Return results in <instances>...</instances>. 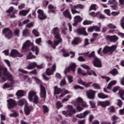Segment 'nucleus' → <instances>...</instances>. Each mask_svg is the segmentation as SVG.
Listing matches in <instances>:
<instances>
[{
	"instance_id": "obj_17",
	"label": "nucleus",
	"mask_w": 124,
	"mask_h": 124,
	"mask_svg": "<svg viewBox=\"0 0 124 124\" xmlns=\"http://www.w3.org/2000/svg\"><path fill=\"white\" fill-rule=\"evenodd\" d=\"M93 64L95 67H101V62L97 57H94Z\"/></svg>"
},
{
	"instance_id": "obj_5",
	"label": "nucleus",
	"mask_w": 124,
	"mask_h": 124,
	"mask_svg": "<svg viewBox=\"0 0 124 124\" xmlns=\"http://www.w3.org/2000/svg\"><path fill=\"white\" fill-rule=\"evenodd\" d=\"M28 99L33 103H38V96L36 95V92L33 91H30L28 93Z\"/></svg>"
},
{
	"instance_id": "obj_19",
	"label": "nucleus",
	"mask_w": 124,
	"mask_h": 124,
	"mask_svg": "<svg viewBox=\"0 0 124 124\" xmlns=\"http://www.w3.org/2000/svg\"><path fill=\"white\" fill-rule=\"evenodd\" d=\"M8 102V108L9 109H11V108H13L15 105H16V102L14 101V100L12 99H9L7 100Z\"/></svg>"
},
{
	"instance_id": "obj_63",
	"label": "nucleus",
	"mask_w": 124,
	"mask_h": 124,
	"mask_svg": "<svg viewBox=\"0 0 124 124\" xmlns=\"http://www.w3.org/2000/svg\"><path fill=\"white\" fill-rule=\"evenodd\" d=\"M74 89L75 90H77L78 89H79V90H84V88L82 86H80L79 85H76L74 87Z\"/></svg>"
},
{
	"instance_id": "obj_20",
	"label": "nucleus",
	"mask_w": 124,
	"mask_h": 124,
	"mask_svg": "<svg viewBox=\"0 0 124 124\" xmlns=\"http://www.w3.org/2000/svg\"><path fill=\"white\" fill-rule=\"evenodd\" d=\"M36 62H30L28 64V66L25 68L31 70V69H33V68H35V67H36Z\"/></svg>"
},
{
	"instance_id": "obj_55",
	"label": "nucleus",
	"mask_w": 124,
	"mask_h": 124,
	"mask_svg": "<svg viewBox=\"0 0 124 124\" xmlns=\"http://www.w3.org/2000/svg\"><path fill=\"white\" fill-rule=\"evenodd\" d=\"M120 25H121L122 29H123V30H124V16L123 17L121 20Z\"/></svg>"
},
{
	"instance_id": "obj_29",
	"label": "nucleus",
	"mask_w": 124,
	"mask_h": 124,
	"mask_svg": "<svg viewBox=\"0 0 124 124\" xmlns=\"http://www.w3.org/2000/svg\"><path fill=\"white\" fill-rule=\"evenodd\" d=\"M55 7L52 4H49L48 6V13H55V10H54Z\"/></svg>"
},
{
	"instance_id": "obj_3",
	"label": "nucleus",
	"mask_w": 124,
	"mask_h": 124,
	"mask_svg": "<svg viewBox=\"0 0 124 124\" xmlns=\"http://www.w3.org/2000/svg\"><path fill=\"white\" fill-rule=\"evenodd\" d=\"M32 78L35 80L37 84H40V96L42 98H45L46 97V89L42 84H41V80H40L38 78L35 77H32Z\"/></svg>"
},
{
	"instance_id": "obj_46",
	"label": "nucleus",
	"mask_w": 124,
	"mask_h": 124,
	"mask_svg": "<svg viewBox=\"0 0 124 124\" xmlns=\"http://www.w3.org/2000/svg\"><path fill=\"white\" fill-rule=\"evenodd\" d=\"M14 35L17 36V37H19V35L20 34V30L19 29H16L14 32Z\"/></svg>"
},
{
	"instance_id": "obj_56",
	"label": "nucleus",
	"mask_w": 124,
	"mask_h": 124,
	"mask_svg": "<svg viewBox=\"0 0 124 124\" xmlns=\"http://www.w3.org/2000/svg\"><path fill=\"white\" fill-rule=\"evenodd\" d=\"M76 117H77V118H79V119H83V118H85L83 113L77 114Z\"/></svg>"
},
{
	"instance_id": "obj_40",
	"label": "nucleus",
	"mask_w": 124,
	"mask_h": 124,
	"mask_svg": "<svg viewBox=\"0 0 124 124\" xmlns=\"http://www.w3.org/2000/svg\"><path fill=\"white\" fill-rule=\"evenodd\" d=\"M70 97H71V96H70V95H68L67 96H66L62 100V103H64V102H66V101H68Z\"/></svg>"
},
{
	"instance_id": "obj_16",
	"label": "nucleus",
	"mask_w": 124,
	"mask_h": 124,
	"mask_svg": "<svg viewBox=\"0 0 124 124\" xmlns=\"http://www.w3.org/2000/svg\"><path fill=\"white\" fill-rule=\"evenodd\" d=\"M109 4H113L110 6L113 10H116L118 8V2L116 0H109L108 1Z\"/></svg>"
},
{
	"instance_id": "obj_47",
	"label": "nucleus",
	"mask_w": 124,
	"mask_h": 124,
	"mask_svg": "<svg viewBox=\"0 0 124 124\" xmlns=\"http://www.w3.org/2000/svg\"><path fill=\"white\" fill-rule=\"evenodd\" d=\"M91 10H96V4H93L91 5L89 11H91Z\"/></svg>"
},
{
	"instance_id": "obj_36",
	"label": "nucleus",
	"mask_w": 124,
	"mask_h": 124,
	"mask_svg": "<svg viewBox=\"0 0 124 124\" xmlns=\"http://www.w3.org/2000/svg\"><path fill=\"white\" fill-rule=\"evenodd\" d=\"M35 58H36V57L32 55L31 52H30L27 56V60H31L32 59H35Z\"/></svg>"
},
{
	"instance_id": "obj_43",
	"label": "nucleus",
	"mask_w": 124,
	"mask_h": 124,
	"mask_svg": "<svg viewBox=\"0 0 124 124\" xmlns=\"http://www.w3.org/2000/svg\"><path fill=\"white\" fill-rule=\"evenodd\" d=\"M32 33L35 35V36H36L37 37H38V36H39V33L38 32V31H37V30L35 29H33L32 31Z\"/></svg>"
},
{
	"instance_id": "obj_26",
	"label": "nucleus",
	"mask_w": 124,
	"mask_h": 124,
	"mask_svg": "<svg viewBox=\"0 0 124 124\" xmlns=\"http://www.w3.org/2000/svg\"><path fill=\"white\" fill-rule=\"evenodd\" d=\"M99 105H101L102 107H107V106L111 105V103H110V101H106L103 102H100Z\"/></svg>"
},
{
	"instance_id": "obj_1",
	"label": "nucleus",
	"mask_w": 124,
	"mask_h": 124,
	"mask_svg": "<svg viewBox=\"0 0 124 124\" xmlns=\"http://www.w3.org/2000/svg\"><path fill=\"white\" fill-rule=\"evenodd\" d=\"M60 31V29L58 27H54L51 31V33L54 35V45L52 44V41L50 40H48L47 43L50 44L53 49H56V46L62 42Z\"/></svg>"
},
{
	"instance_id": "obj_6",
	"label": "nucleus",
	"mask_w": 124,
	"mask_h": 124,
	"mask_svg": "<svg viewBox=\"0 0 124 124\" xmlns=\"http://www.w3.org/2000/svg\"><path fill=\"white\" fill-rule=\"evenodd\" d=\"M117 47H118L117 45H113L111 46H106L103 49L102 53L104 55H105V54H107V53L113 54V52H114V51H115L116 49H117Z\"/></svg>"
},
{
	"instance_id": "obj_2",
	"label": "nucleus",
	"mask_w": 124,
	"mask_h": 124,
	"mask_svg": "<svg viewBox=\"0 0 124 124\" xmlns=\"http://www.w3.org/2000/svg\"><path fill=\"white\" fill-rule=\"evenodd\" d=\"M2 71L3 76L7 77L11 82H13V78L12 77V75L10 73L8 72L7 68H2L1 66L0 65V81L1 83L5 82L6 81V78L2 77Z\"/></svg>"
},
{
	"instance_id": "obj_31",
	"label": "nucleus",
	"mask_w": 124,
	"mask_h": 124,
	"mask_svg": "<svg viewBox=\"0 0 124 124\" xmlns=\"http://www.w3.org/2000/svg\"><path fill=\"white\" fill-rule=\"evenodd\" d=\"M115 84H117V81L113 80L110 81L107 86V89L108 90H111V88H112V86H114Z\"/></svg>"
},
{
	"instance_id": "obj_27",
	"label": "nucleus",
	"mask_w": 124,
	"mask_h": 124,
	"mask_svg": "<svg viewBox=\"0 0 124 124\" xmlns=\"http://www.w3.org/2000/svg\"><path fill=\"white\" fill-rule=\"evenodd\" d=\"M16 95L18 97V98H20V97H22L24 96V91L18 90L16 92Z\"/></svg>"
},
{
	"instance_id": "obj_41",
	"label": "nucleus",
	"mask_w": 124,
	"mask_h": 124,
	"mask_svg": "<svg viewBox=\"0 0 124 124\" xmlns=\"http://www.w3.org/2000/svg\"><path fill=\"white\" fill-rule=\"evenodd\" d=\"M119 93L121 98H122L123 100H124V98L123 97V96H124V90L122 89L120 90Z\"/></svg>"
},
{
	"instance_id": "obj_34",
	"label": "nucleus",
	"mask_w": 124,
	"mask_h": 124,
	"mask_svg": "<svg viewBox=\"0 0 124 124\" xmlns=\"http://www.w3.org/2000/svg\"><path fill=\"white\" fill-rule=\"evenodd\" d=\"M29 12H30V11L23 10L19 11V14L21 16H26L27 14H28V13H29Z\"/></svg>"
},
{
	"instance_id": "obj_24",
	"label": "nucleus",
	"mask_w": 124,
	"mask_h": 124,
	"mask_svg": "<svg viewBox=\"0 0 124 124\" xmlns=\"http://www.w3.org/2000/svg\"><path fill=\"white\" fill-rule=\"evenodd\" d=\"M63 15L64 16V17L70 19V20H71L72 18L71 17V15L70 14V12H69V11H68V10H66L63 12Z\"/></svg>"
},
{
	"instance_id": "obj_25",
	"label": "nucleus",
	"mask_w": 124,
	"mask_h": 124,
	"mask_svg": "<svg viewBox=\"0 0 124 124\" xmlns=\"http://www.w3.org/2000/svg\"><path fill=\"white\" fill-rule=\"evenodd\" d=\"M32 109V107L31 106H25L24 108V112L26 114L29 115L31 110Z\"/></svg>"
},
{
	"instance_id": "obj_48",
	"label": "nucleus",
	"mask_w": 124,
	"mask_h": 124,
	"mask_svg": "<svg viewBox=\"0 0 124 124\" xmlns=\"http://www.w3.org/2000/svg\"><path fill=\"white\" fill-rule=\"evenodd\" d=\"M107 27H108L109 29H117V27H116V25L112 23H109L108 24Z\"/></svg>"
},
{
	"instance_id": "obj_14",
	"label": "nucleus",
	"mask_w": 124,
	"mask_h": 124,
	"mask_svg": "<svg viewBox=\"0 0 124 124\" xmlns=\"http://www.w3.org/2000/svg\"><path fill=\"white\" fill-rule=\"evenodd\" d=\"M74 32H76L78 34H82L83 35H88V33L86 31V28L81 27L74 31Z\"/></svg>"
},
{
	"instance_id": "obj_64",
	"label": "nucleus",
	"mask_w": 124,
	"mask_h": 124,
	"mask_svg": "<svg viewBox=\"0 0 124 124\" xmlns=\"http://www.w3.org/2000/svg\"><path fill=\"white\" fill-rule=\"evenodd\" d=\"M10 87H11L10 84H8V83H6L4 84L3 89H8V88H10Z\"/></svg>"
},
{
	"instance_id": "obj_21",
	"label": "nucleus",
	"mask_w": 124,
	"mask_h": 124,
	"mask_svg": "<svg viewBox=\"0 0 124 124\" xmlns=\"http://www.w3.org/2000/svg\"><path fill=\"white\" fill-rule=\"evenodd\" d=\"M31 46V42L29 40H27L25 43H24L22 46V50L24 51H27L29 47Z\"/></svg>"
},
{
	"instance_id": "obj_61",
	"label": "nucleus",
	"mask_w": 124,
	"mask_h": 124,
	"mask_svg": "<svg viewBox=\"0 0 124 124\" xmlns=\"http://www.w3.org/2000/svg\"><path fill=\"white\" fill-rule=\"evenodd\" d=\"M43 108L44 109V113H47V112H48L49 111V108L48 107L46 106H43Z\"/></svg>"
},
{
	"instance_id": "obj_45",
	"label": "nucleus",
	"mask_w": 124,
	"mask_h": 124,
	"mask_svg": "<svg viewBox=\"0 0 124 124\" xmlns=\"http://www.w3.org/2000/svg\"><path fill=\"white\" fill-rule=\"evenodd\" d=\"M78 74H81V75H83L84 76L87 75V73H83V70H82V69L80 68H79L78 69Z\"/></svg>"
},
{
	"instance_id": "obj_22",
	"label": "nucleus",
	"mask_w": 124,
	"mask_h": 124,
	"mask_svg": "<svg viewBox=\"0 0 124 124\" xmlns=\"http://www.w3.org/2000/svg\"><path fill=\"white\" fill-rule=\"evenodd\" d=\"M81 42H82L81 39L78 37H75L71 42V44L72 45H78V44L81 43Z\"/></svg>"
},
{
	"instance_id": "obj_59",
	"label": "nucleus",
	"mask_w": 124,
	"mask_h": 124,
	"mask_svg": "<svg viewBox=\"0 0 124 124\" xmlns=\"http://www.w3.org/2000/svg\"><path fill=\"white\" fill-rule=\"evenodd\" d=\"M101 78H102V79H106V82H108L109 81L111 80V78L109 77H106V76H101Z\"/></svg>"
},
{
	"instance_id": "obj_60",
	"label": "nucleus",
	"mask_w": 124,
	"mask_h": 124,
	"mask_svg": "<svg viewBox=\"0 0 124 124\" xmlns=\"http://www.w3.org/2000/svg\"><path fill=\"white\" fill-rule=\"evenodd\" d=\"M105 13L108 15V16H111V14L110 12H111V11H110L109 9H106L104 10Z\"/></svg>"
},
{
	"instance_id": "obj_32",
	"label": "nucleus",
	"mask_w": 124,
	"mask_h": 124,
	"mask_svg": "<svg viewBox=\"0 0 124 124\" xmlns=\"http://www.w3.org/2000/svg\"><path fill=\"white\" fill-rule=\"evenodd\" d=\"M108 73L111 74L112 76H116V75H118V74H119L118 70H117V69L116 68H114L111 71H110Z\"/></svg>"
},
{
	"instance_id": "obj_38",
	"label": "nucleus",
	"mask_w": 124,
	"mask_h": 124,
	"mask_svg": "<svg viewBox=\"0 0 124 124\" xmlns=\"http://www.w3.org/2000/svg\"><path fill=\"white\" fill-rule=\"evenodd\" d=\"M92 87L93 89H95L96 90H100V86L97 83H93Z\"/></svg>"
},
{
	"instance_id": "obj_28",
	"label": "nucleus",
	"mask_w": 124,
	"mask_h": 124,
	"mask_svg": "<svg viewBox=\"0 0 124 124\" xmlns=\"http://www.w3.org/2000/svg\"><path fill=\"white\" fill-rule=\"evenodd\" d=\"M54 89V94H60L61 93H62V90L58 88V86H55Z\"/></svg>"
},
{
	"instance_id": "obj_49",
	"label": "nucleus",
	"mask_w": 124,
	"mask_h": 124,
	"mask_svg": "<svg viewBox=\"0 0 124 124\" xmlns=\"http://www.w3.org/2000/svg\"><path fill=\"white\" fill-rule=\"evenodd\" d=\"M108 112L110 113H114L115 112V108L113 106H111L108 108Z\"/></svg>"
},
{
	"instance_id": "obj_9",
	"label": "nucleus",
	"mask_w": 124,
	"mask_h": 124,
	"mask_svg": "<svg viewBox=\"0 0 124 124\" xmlns=\"http://www.w3.org/2000/svg\"><path fill=\"white\" fill-rule=\"evenodd\" d=\"M96 91L92 89L89 90L86 92V95L89 99H94Z\"/></svg>"
},
{
	"instance_id": "obj_18",
	"label": "nucleus",
	"mask_w": 124,
	"mask_h": 124,
	"mask_svg": "<svg viewBox=\"0 0 124 124\" xmlns=\"http://www.w3.org/2000/svg\"><path fill=\"white\" fill-rule=\"evenodd\" d=\"M83 20V18L79 16H75L74 17V23H73V26H74V27H76L77 26V24L78 23H79V22H81V21Z\"/></svg>"
},
{
	"instance_id": "obj_33",
	"label": "nucleus",
	"mask_w": 124,
	"mask_h": 124,
	"mask_svg": "<svg viewBox=\"0 0 124 124\" xmlns=\"http://www.w3.org/2000/svg\"><path fill=\"white\" fill-rule=\"evenodd\" d=\"M31 50L32 52H35V55H38V53H39V48L38 47L36 46H33L31 47Z\"/></svg>"
},
{
	"instance_id": "obj_13",
	"label": "nucleus",
	"mask_w": 124,
	"mask_h": 124,
	"mask_svg": "<svg viewBox=\"0 0 124 124\" xmlns=\"http://www.w3.org/2000/svg\"><path fill=\"white\" fill-rule=\"evenodd\" d=\"M76 69V64L75 63H71L70 65L68 68L65 70V74H66L67 72H69L70 70H72L73 72H74Z\"/></svg>"
},
{
	"instance_id": "obj_4",
	"label": "nucleus",
	"mask_w": 124,
	"mask_h": 124,
	"mask_svg": "<svg viewBox=\"0 0 124 124\" xmlns=\"http://www.w3.org/2000/svg\"><path fill=\"white\" fill-rule=\"evenodd\" d=\"M76 112H77V111H76L75 108H73L72 106L68 105L67 111L63 110L62 114L66 117H72L74 114H76Z\"/></svg>"
},
{
	"instance_id": "obj_37",
	"label": "nucleus",
	"mask_w": 124,
	"mask_h": 124,
	"mask_svg": "<svg viewBox=\"0 0 124 124\" xmlns=\"http://www.w3.org/2000/svg\"><path fill=\"white\" fill-rule=\"evenodd\" d=\"M85 55L87 57H89V58H93V57H95L94 51H92L91 53H90L89 52H87L85 53Z\"/></svg>"
},
{
	"instance_id": "obj_7",
	"label": "nucleus",
	"mask_w": 124,
	"mask_h": 124,
	"mask_svg": "<svg viewBox=\"0 0 124 124\" xmlns=\"http://www.w3.org/2000/svg\"><path fill=\"white\" fill-rule=\"evenodd\" d=\"M83 100V99L80 97H78L77 99V102H74V105L76 106V109L78 111H82L83 110V108L80 107V106L82 104Z\"/></svg>"
},
{
	"instance_id": "obj_52",
	"label": "nucleus",
	"mask_w": 124,
	"mask_h": 124,
	"mask_svg": "<svg viewBox=\"0 0 124 124\" xmlns=\"http://www.w3.org/2000/svg\"><path fill=\"white\" fill-rule=\"evenodd\" d=\"M61 52H62L63 57H68V56H69V53H65V50H64V49H63V48L61 50Z\"/></svg>"
},
{
	"instance_id": "obj_42",
	"label": "nucleus",
	"mask_w": 124,
	"mask_h": 124,
	"mask_svg": "<svg viewBox=\"0 0 124 124\" xmlns=\"http://www.w3.org/2000/svg\"><path fill=\"white\" fill-rule=\"evenodd\" d=\"M97 17H98V18L99 19H105V16L102 14H101L100 12H97Z\"/></svg>"
},
{
	"instance_id": "obj_39",
	"label": "nucleus",
	"mask_w": 124,
	"mask_h": 124,
	"mask_svg": "<svg viewBox=\"0 0 124 124\" xmlns=\"http://www.w3.org/2000/svg\"><path fill=\"white\" fill-rule=\"evenodd\" d=\"M62 104V102L61 101H57L56 102V107L57 109H60V108H62V107H63Z\"/></svg>"
},
{
	"instance_id": "obj_51",
	"label": "nucleus",
	"mask_w": 124,
	"mask_h": 124,
	"mask_svg": "<svg viewBox=\"0 0 124 124\" xmlns=\"http://www.w3.org/2000/svg\"><path fill=\"white\" fill-rule=\"evenodd\" d=\"M78 84H80V85L84 86V85H85V82L83 81V80H82V78H79L78 80Z\"/></svg>"
},
{
	"instance_id": "obj_8",
	"label": "nucleus",
	"mask_w": 124,
	"mask_h": 124,
	"mask_svg": "<svg viewBox=\"0 0 124 124\" xmlns=\"http://www.w3.org/2000/svg\"><path fill=\"white\" fill-rule=\"evenodd\" d=\"M2 33L5 35L6 38L7 39H10L12 36H13V33H12V31L10 30V29L8 28H4L2 30Z\"/></svg>"
},
{
	"instance_id": "obj_53",
	"label": "nucleus",
	"mask_w": 124,
	"mask_h": 124,
	"mask_svg": "<svg viewBox=\"0 0 124 124\" xmlns=\"http://www.w3.org/2000/svg\"><path fill=\"white\" fill-rule=\"evenodd\" d=\"M25 80H26V82H28V83H31V78H29L28 76H25Z\"/></svg>"
},
{
	"instance_id": "obj_15",
	"label": "nucleus",
	"mask_w": 124,
	"mask_h": 124,
	"mask_svg": "<svg viewBox=\"0 0 124 124\" xmlns=\"http://www.w3.org/2000/svg\"><path fill=\"white\" fill-rule=\"evenodd\" d=\"M10 56L11 57H12V58H16V57H19L21 58L23 57V55L21 54L16 49H13L11 50Z\"/></svg>"
},
{
	"instance_id": "obj_30",
	"label": "nucleus",
	"mask_w": 124,
	"mask_h": 124,
	"mask_svg": "<svg viewBox=\"0 0 124 124\" xmlns=\"http://www.w3.org/2000/svg\"><path fill=\"white\" fill-rule=\"evenodd\" d=\"M97 96L99 98H101L102 99H105V98H108V95H105L102 93H98L97 94Z\"/></svg>"
},
{
	"instance_id": "obj_58",
	"label": "nucleus",
	"mask_w": 124,
	"mask_h": 124,
	"mask_svg": "<svg viewBox=\"0 0 124 124\" xmlns=\"http://www.w3.org/2000/svg\"><path fill=\"white\" fill-rule=\"evenodd\" d=\"M71 11L72 14H76V13H78V14H79L80 13V12L73 9V8H71Z\"/></svg>"
},
{
	"instance_id": "obj_10",
	"label": "nucleus",
	"mask_w": 124,
	"mask_h": 124,
	"mask_svg": "<svg viewBox=\"0 0 124 124\" xmlns=\"http://www.w3.org/2000/svg\"><path fill=\"white\" fill-rule=\"evenodd\" d=\"M56 67L57 66L56 64H54L52 66L51 69L49 68H47L46 71V75H47L48 76H51V75H53V74H54V72L56 71Z\"/></svg>"
},
{
	"instance_id": "obj_35",
	"label": "nucleus",
	"mask_w": 124,
	"mask_h": 124,
	"mask_svg": "<svg viewBox=\"0 0 124 124\" xmlns=\"http://www.w3.org/2000/svg\"><path fill=\"white\" fill-rule=\"evenodd\" d=\"M22 34L23 36H29V35H30V32L29 31V30L26 29L23 30Z\"/></svg>"
},
{
	"instance_id": "obj_62",
	"label": "nucleus",
	"mask_w": 124,
	"mask_h": 124,
	"mask_svg": "<svg viewBox=\"0 0 124 124\" xmlns=\"http://www.w3.org/2000/svg\"><path fill=\"white\" fill-rule=\"evenodd\" d=\"M14 10V7H10L8 10L6 11V13H11Z\"/></svg>"
},
{
	"instance_id": "obj_50",
	"label": "nucleus",
	"mask_w": 124,
	"mask_h": 124,
	"mask_svg": "<svg viewBox=\"0 0 124 124\" xmlns=\"http://www.w3.org/2000/svg\"><path fill=\"white\" fill-rule=\"evenodd\" d=\"M67 78L68 79V81L69 83V84L72 83V82H73V77H72V76H67Z\"/></svg>"
},
{
	"instance_id": "obj_57",
	"label": "nucleus",
	"mask_w": 124,
	"mask_h": 124,
	"mask_svg": "<svg viewBox=\"0 0 124 124\" xmlns=\"http://www.w3.org/2000/svg\"><path fill=\"white\" fill-rule=\"evenodd\" d=\"M18 71H19V72H21V73H23V74H27L28 73V71H27L22 68H19Z\"/></svg>"
},
{
	"instance_id": "obj_54",
	"label": "nucleus",
	"mask_w": 124,
	"mask_h": 124,
	"mask_svg": "<svg viewBox=\"0 0 124 124\" xmlns=\"http://www.w3.org/2000/svg\"><path fill=\"white\" fill-rule=\"evenodd\" d=\"M88 75H94V76H97L96 74L93 71H87Z\"/></svg>"
},
{
	"instance_id": "obj_12",
	"label": "nucleus",
	"mask_w": 124,
	"mask_h": 124,
	"mask_svg": "<svg viewBox=\"0 0 124 124\" xmlns=\"http://www.w3.org/2000/svg\"><path fill=\"white\" fill-rule=\"evenodd\" d=\"M106 38L107 40L111 42H117V41L119 40V37H118V36H117L116 35L112 36L108 35L106 36Z\"/></svg>"
},
{
	"instance_id": "obj_44",
	"label": "nucleus",
	"mask_w": 124,
	"mask_h": 124,
	"mask_svg": "<svg viewBox=\"0 0 124 124\" xmlns=\"http://www.w3.org/2000/svg\"><path fill=\"white\" fill-rule=\"evenodd\" d=\"M93 24V21L90 20H84L83 22V24L84 26H86L87 25H92Z\"/></svg>"
},
{
	"instance_id": "obj_23",
	"label": "nucleus",
	"mask_w": 124,
	"mask_h": 124,
	"mask_svg": "<svg viewBox=\"0 0 124 124\" xmlns=\"http://www.w3.org/2000/svg\"><path fill=\"white\" fill-rule=\"evenodd\" d=\"M27 100L25 99L24 98L20 99L19 101L17 102V105L19 106H24V105H27Z\"/></svg>"
},
{
	"instance_id": "obj_11",
	"label": "nucleus",
	"mask_w": 124,
	"mask_h": 124,
	"mask_svg": "<svg viewBox=\"0 0 124 124\" xmlns=\"http://www.w3.org/2000/svg\"><path fill=\"white\" fill-rule=\"evenodd\" d=\"M38 13V18L40 20H45L47 18V16L44 14V12L41 9H38L37 11Z\"/></svg>"
}]
</instances>
